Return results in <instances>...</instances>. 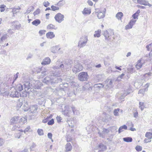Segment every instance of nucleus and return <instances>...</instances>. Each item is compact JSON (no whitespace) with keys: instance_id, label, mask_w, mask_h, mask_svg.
<instances>
[{"instance_id":"obj_46","label":"nucleus","mask_w":152,"mask_h":152,"mask_svg":"<svg viewBox=\"0 0 152 152\" xmlns=\"http://www.w3.org/2000/svg\"><path fill=\"white\" fill-rule=\"evenodd\" d=\"M6 6L4 4H2L0 5V8L1 9L0 10V11L1 12H4L5 10L4 8Z\"/></svg>"},{"instance_id":"obj_48","label":"nucleus","mask_w":152,"mask_h":152,"mask_svg":"<svg viewBox=\"0 0 152 152\" xmlns=\"http://www.w3.org/2000/svg\"><path fill=\"white\" fill-rule=\"evenodd\" d=\"M146 48L148 51H149L152 48V43L150 44L147 45L146 46Z\"/></svg>"},{"instance_id":"obj_36","label":"nucleus","mask_w":152,"mask_h":152,"mask_svg":"<svg viewBox=\"0 0 152 152\" xmlns=\"http://www.w3.org/2000/svg\"><path fill=\"white\" fill-rule=\"evenodd\" d=\"M34 9V7L33 6H31L28 8L26 13L28 14L31 11H33Z\"/></svg>"},{"instance_id":"obj_9","label":"nucleus","mask_w":152,"mask_h":152,"mask_svg":"<svg viewBox=\"0 0 152 152\" xmlns=\"http://www.w3.org/2000/svg\"><path fill=\"white\" fill-rule=\"evenodd\" d=\"M20 95V93L17 91L16 90L12 91L10 94V96L12 97L18 98Z\"/></svg>"},{"instance_id":"obj_38","label":"nucleus","mask_w":152,"mask_h":152,"mask_svg":"<svg viewBox=\"0 0 152 152\" xmlns=\"http://www.w3.org/2000/svg\"><path fill=\"white\" fill-rule=\"evenodd\" d=\"M22 133L20 132L16 133L15 134V137L19 139Z\"/></svg>"},{"instance_id":"obj_4","label":"nucleus","mask_w":152,"mask_h":152,"mask_svg":"<svg viewBox=\"0 0 152 152\" xmlns=\"http://www.w3.org/2000/svg\"><path fill=\"white\" fill-rule=\"evenodd\" d=\"M78 79L80 81L87 80L88 79V75L87 72H80L78 75Z\"/></svg>"},{"instance_id":"obj_19","label":"nucleus","mask_w":152,"mask_h":152,"mask_svg":"<svg viewBox=\"0 0 152 152\" xmlns=\"http://www.w3.org/2000/svg\"><path fill=\"white\" fill-rule=\"evenodd\" d=\"M82 13L84 15H89L91 13V10L89 8H85L82 11Z\"/></svg>"},{"instance_id":"obj_13","label":"nucleus","mask_w":152,"mask_h":152,"mask_svg":"<svg viewBox=\"0 0 152 152\" xmlns=\"http://www.w3.org/2000/svg\"><path fill=\"white\" fill-rule=\"evenodd\" d=\"M12 28L15 29H19L20 27V24L17 21H14L12 23Z\"/></svg>"},{"instance_id":"obj_27","label":"nucleus","mask_w":152,"mask_h":152,"mask_svg":"<svg viewBox=\"0 0 152 152\" xmlns=\"http://www.w3.org/2000/svg\"><path fill=\"white\" fill-rule=\"evenodd\" d=\"M132 92V90L131 88H129L128 90H127L123 94L122 97H121V98L123 99L124 97H125L128 94Z\"/></svg>"},{"instance_id":"obj_52","label":"nucleus","mask_w":152,"mask_h":152,"mask_svg":"<svg viewBox=\"0 0 152 152\" xmlns=\"http://www.w3.org/2000/svg\"><path fill=\"white\" fill-rule=\"evenodd\" d=\"M40 12V11L39 9H37V10H36L34 12L33 14H34V16H35V15H37L38 14H39Z\"/></svg>"},{"instance_id":"obj_7","label":"nucleus","mask_w":152,"mask_h":152,"mask_svg":"<svg viewBox=\"0 0 152 152\" xmlns=\"http://www.w3.org/2000/svg\"><path fill=\"white\" fill-rule=\"evenodd\" d=\"M103 34L105 38H108L110 37L111 35H113L114 34V33L112 31L109 30L108 31L107 30H106L103 32Z\"/></svg>"},{"instance_id":"obj_44","label":"nucleus","mask_w":152,"mask_h":152,"mask_svg":"<svg viewBox=\"0 0 152 152\" xmlns=\"http://www.w3.org/2000/svg\"><path fill=\"white\" fill-rule=\"evenodd\" d=\"M19 122H22L23 123H25L27 122V119L24 117L21 118L19 120Z\"/></svg>"},{"instance_id":"obj_22","label":"nucleus","mask_w":152,"mask_h":152,"mask_svg":"<svg viewBox=\"0 0 152 152\" xmlns=\"http://www.w3.org/2000/svg\"><path fill=\"white\" fill-rule=\"evenodd\" d=\"M65 149L66 151H69L71 150L72 149V146L71 143H68L65 145Z\"/></svg>"},{"instance_id":"obj_64","label":"nucleus","mask_w":152,"mask_h":152,"mask_svg":"<svg viewBox=\"0 0 152 152\" xmlns=\"http://www.w3.org/2000/svg\"><path fill=\"white\" fill-rule=\"evenodd\" d=\"M48 137L50 139H52V134L51 133H49L48 134Z\"/></svg>"},{"instance_id":"obj_28","label":"nucleus","mask_w":152,"mask_h":152,"mask_svg":"<svg viewBox=\"0 0 152 152\" xmlns=\"http://www.w3.org/2000/svg\"><path fill=\"white\" fill-rule=\"evenodd\" d=\"M46 36L47 38H53L55 37V35L53 32H49L46 34Z\"/></svg>"},{"instance_id":"obj_34","label":"nucleus","mask_w":152,"mask_h":152,"mask_svg":"<svg viewBox=\"0 0 152 152\" xmlns=\"http://www.w3.org/2000/svg\"><path fill=\"white\" fill-rule=\"evenodd\" d=\"M145 136L148 139L151 140L152 139V133L151 132H146Z\"/></svg>"},{"instance_id":"obj_50","label":"nucleus","mask_w":152,"mask_h":152,"mask_svg":"<svg viewBox=\"0 0 152 152\" xmlns=\"http://www.w3.org/2000/svg\"><path fill=\"white\" fill-rule=\"evenodd\" d=\"M136 150L138 151H141L142 150V147L141 146L137 145L135 147Z\"/></svg>"},{"instance_id":"obj_12","label":"nucleus","mask_w":152,"mask_h":152,"mask_svg":"<svg viewBox=\"0 0 152 152\" xmlns=\"http://www.w3.org/2000/svg\"><path fill=\"white\" fill-rule=\"evenodd\" d=\"M136 20H131L128 25L125 26L126 29H128L132 28L133 26L135 24Z\"/></svg>"},{"instance_id":"obj_60","label":"nucleus","mask_w":152,"mask_h":152,"mask_svg":"<svg viewBox=\"0 0 152 152\" xmlns=\"http://www.w3.org/2000/svg\"><path fill=\"white\" fill-rule=\"evenodd\" d=\"M19 74V72H17V73L14 75L13 79L14 81L15 80L18 78Z\"/></svg>"},{"instance_id":"obj_5","label":"nucleus","mask_w":152,"mask_h":152,"mask_svg":"<svg viewBox=\"0 0 152 152\" xmlns=\"http://www.w3.org/2000/svg\"><path fill=\"white\" fill-rule=\"evenodd\" d=\"M64 16L60 13L56 14L55 17V20L58 23H61L64 20Z\"/></svg>"},{"instance_id":"obj_16","label":"nucleus","mask_w":152,"mask_h":152,"mask_svg":"<svg viewBox=\"0 0 152 152\" xmlns=\"http://www.w3.org/2000/svg\"><path fill=\"white\" fill-rule=\"evenodd\" d=\"M87 41L86 39L84 40H80L78 42V46L81 48L85 45Z\"/></svg>"},{"instance_id":"obj_55","label":"nucleus","mask_w":152,"mask_h":152,"mask_svg":"<svg viewBox=\"0 0 152 152\" xmlns=\"http://www.w3.org/2000/svg\"><path fill=\"white\" fill-rule=\"evenodd\" d=\"M99 136L100 137H102V138L104 137V136L106 134H104L103 131H102L101 133H100L99 132H98Z\"/></svg>"},{"instance_id":"obj_1","label":"nucleus","mask_w":152,"mask_h":152,"mask_svg":"<svg viewBox=\"0 0 152 152\" xmlns=\"http://www.w3.org/2000/svg\"><path fill=\"white\" fill-rule=\"evenodd\" d=\"M70 67V64L67 62L65 61H60L58 60L56 63V65L53 66V68L54 70L60 69L62 72H63Z\"/></svg>"},{"instance_id":"obj_49","label":"nucleus","mask_w":152,"mask_h":152,"mask_svg":"<svg viewBox=\"0 0 152 152\" xmlns=\"http://www.w3.org/2000/svg\"><path fill=\"white\" fill-rule=\"evenodd\" d=\"M36 145L35 143L34 142H33L31 146L30 147V149L31 150L33 151L34 149V148L36 147Z\"/></svg>"},{"instance_id":"obj_2","label":"nucleus","mask_w":152,"mask_h":152,"mask_svg":"<svg viewBox=\"0 0 152 152\" xmlns=\"http://www.w3.org/2000/svg\"><path fill=\"white\" fill-rule=\"evenodd\" d=\"M38 71H37V73L39 72L40 71H42L41 75L43 77L47 75L59 77L61 74V71L59 70L49 72L47 69H44V70H43L42 69H41L40 68H38Z\"/></svg>"},{"instance_id":"obj_20","label":"nucleus","mask_w":152,"mask_h":152,"mask_svg":"<svg viewBox=\"0 0 152 152\" xmlns=\"http://www.w3.org/2000/svg\"><path fill=\"white\" fill-rule=\"evenodd\" d=\"M107 82V84L105 86V88H111L112 86V82L111 80L108 79L106 81Z\"/></svg>"},{"instance_id":"obj_56","label":"nucleus","mask_w":152,"mask_h":152,"mask_svg":"<svg viewBox=\"0 0 152 152\" xmlns=\"http://www.w3.org/2000/svg\"><path fill=\"white\" fill-rule=\"evenodd\" d=\"M19 128L18 126H16V125H14L13 127L12 128V131H14L15 130H17Z\"/></svg>"},{"instance_id":"obj_58","label":"nucleus","mask_w":152,"mask_h":152,"mask_svg":"<svg viewBox=\"0 0 152 152\" xmlns=\"http://www.w3.org/2000/svg\"><path fill=\"white\" fill-rule=\"evenodd\" d=\"M27 92L26 91L24 93H23L22 94H20V96L22 97H26L27 96Z\"/></svg>"},{"instance_id":"obj_10","label":"nucleus","mask_w":152,"mask_h":152,"mask_svg":"<svg viewBox=\"0 0 152 152\" xmlns=\"http://www.w3.org/2000/svg\"><path fill=\"white\" fill-rule=\"evenodd\" d=\"M98 149L99 150L98 152H103L107 149L106 145L102 143H100L98 147Z\"/></svg>"},{"instance_id":"obj_31","label":"nucleus","mask_w":152,"mask_h":152,"mask_svg":"<svg viewBox=\"0 0 152 152\" xmlns=\"http://www.w3.org/2000/svg\"><path fill=\"white\" fill-rule=\"evenodd\" d=\"M40 23L41 21L37 19L33 21L32 23L33 25L37 26Z\"/></svg>"},{"instance_id":"obj_54","label":"nucleus","mask_w":152,"mask_h":152,"mask_svg":"<svg viewBox=\"0 0 152 152\" xmlns=\"http://www.w3.org/2000/svg\"><path fill=\"white\" fill-rule=\"evenodd\" d=\"M5 142V140L3 139L0 138V146L4 144Z\"/></svg>"},{"instance_id":"obj_57","label":"nucleus","mask_w":152,"mask_h":152,"mask_svg":"<svg viewBox=\"0 0 152 152\" xmlns=\"http://www.w3.org/2000/svg\"><path fill=\"white\" fill-rule=\"evenodd\" d=\"M45 31L44 30H40L39 31V35L40 36L42 35L43 34H45Z\"/></svg>"},{"instance_id":"obj_59","label":"nucleus","mask_w":152,"mask_h":152,"mask_svg":"<svg viewBox=\"0 0 152 152\" xmlns=\"http://www.w3.org/2000/svg\"><path fill=\"white\" fill-rule=\"evenodd\" d=\"M102 131H103L104 133L105 134H107L109 132V130L106 129H103Z\"/></svg>"},{"instance_id":"obj_32","label":"nucleus","mask_w":152,"mask_h":152,"mask_svg":"<svg viewBox=\"0 0 152 152\" xmlns=\"http://www.w3.org/2000/svg\"><path fill=\"white\" fill-rule=\"evenodd\" d=\"M123 15V13L122 12H119L116 14L115 17L118 20H121Z\"/></svg>"},{"instance_id":"obj_8","label":"nucleus","mask_w":152,"mask_h":152,"mask_svg":"<svg viewBox=\"0 0 152 152\" xmlns=\"http://www.w3.org/2000/svg\"><path fill=\"white\" fill-rule=\"evenodd\" d=\"M138 3L141 5H143L145 6H148L149 7H151L152 5L150 4L148 1L145 0H137Z\"/></svg>"},{"instance_id":"obj_41","label":"nucleus","mask_w":152,"mask_h":152,"mask_svg":"<svg viewBox=\"0 0 152 152\" xmlns=\"http://www.w3.org/2000/svg\"><path fill=\"white\" fill-rule=\"evenodd\" d=\"M101 30H98L97 31H96V37H99L100 36Z\"/></svg>"},{"instance_id":"obj_62","label":"nucleus","mask_w":152,"mask_h":152,"mask_svg":"<svg viewBox=\"0 0 152 152\" xmlns=\"http://www.w3.org/2000/svg\"><path fill=\"white\" fill-rule=\"evenodd\" d=\"M17 9L16 8H13L12 9V12L13 13V15L16 14L17 12Z\"/></svg>"},{"instance_id":"obj_24","label":"nucleus","mask_w":152,"mask_h":152,"mask_svg":"<svg viewBox=\"0 0 152 152\" xmlns=\"http://www.w3.org/2000/svg\"><path fill=\"white\" fill-rule=\"evenodd\" d=\"M51 80V79L49 77L47 76L43 79V82L47 84H49L50 83Z\"/></svg>"},{"instance_id":"obj_30","label":"nucleus","mask_w":152,"mask_h":152,"mask_svg":"<svg viewBox=\"0 0 152 152\" xmlns=\"http://www.w3.org/2000/svg\"><path fill=\"white\" fill-rule=\"evenodd\" d=\"M62 113L65 115L69 117L70 116L71 112H70V111L68 110H66V109L64 110L63 111Z\"/></svg>"},{"instance_id":"obj_35","label":"nucleus","mask_w":152,"mask_h":152,"mask_svg":"<svg viewBox=\"0 0 152 152\" xmlns=\"http://www.w3.org/2000/svg\"><path fill=\"white\" fill-rule=\"evenodd\" d=\"M47 28L48 29H52L56 30L57 29V27H56L53 25L50 24L47 26Z\"/></svg>"},{"instance_id":"obj_14","label":"nucleus","mask_w":152,"mask_h":152,"mask_svg":"<svg viewBox=\"0 0 152 152\" xmlns=\"http://www.w3.org/2000/svg\"><path fill=\"white\" fill-rule=\"evenodd\" d=\"M50 58L49 57H46L43 59L41 64L43 65L48 64H50Z\"/></svg>"},{"instance_id":"obj_23","label":"nucleus","mask_w":152,"mask_h":152,"mask_svg":"<svg viewBox=\"0 0 152 152\" xmlns=\"http://www.w3.org/2000/svg\"><path fill=\"white\" fill-rule=\"evenodd\" d=\"M127 126L126 125H124L120 127L118 129V133L120 134L121 132H123L125 130L127 129Z\"/></svg>"},{"instance_id":"obj_39","label":"nucleus","mask_w":152,"mask_h":152,"mask_svg":"<svg viewBox=\"0 0 152 152\" xmlns=\"http://www.w3.org/2000/svg\"><path fill=\"white\" fill-rule=\"evenodd\" d=\"M104 85L102 83L96 84V88L99 89L100 88H103Z\"/></svg>"},{"instance_id":"obj_53","label":"nucleus","mask_w":152,"mask_h":152,"mask_svg":"<svg viewBox=\"0 0 152 152\" xmlns=\"http://www.w3.org/2000/svg\"><path fill=\"white\" fill-rule=\"evenodd\" d=\"M56 120L57 122L58 123H60L61 122V121L62 120V118H61L60 116H58L56 118Z\"/></svg>"},{"instance_id":"obj_33","label":"nucleus","mask_w":152,"mask_h":152,"mask_svg":"<svg viewBox=\"0 0 152 152\" xmlns=\"http://www.w3.org/2000/svg\"><path fill=\"white\" fill-rule=\"evenodd\" d=\"M123 140L126 142H131L132 141V139L131 137H127L123 138Z\"/></svg>"},{"instance_id":"obj_29","label":"nucleus","mask_w":152,"mask_h":152,"mask_svg":"<svg viewBox=\"0 0 152 152\" xmlns=\"http://www.w3.org/2000/svg\"><path fill=\"white\" fill-rule=\"evenodd\" d=\"M60 49V48H59L57 46L53 47L51 49V52L53 53H56Z\"/></svg>"},{"instance_id":"obj_37","label":"nucleus","mask_w":152,"mask_h":152,"mask_svg":"<svg viewBox=\"0 0 152 152\" xmlns=\"http://www.w3.org/2000/svg\"><path fill=\"white\" fill-rule=\"evenodd\" d=\"M120 110V109L119 108H117V109H115L113 112V114L115 116H118L119 115H118V112Z\"/></svg>"},{"instance_id":"obj_51","label":"nucleus","mask_w":152,"mask_h":152,"mask_svg":"<svg viewBox=\"0 0 152 152\" xmlns=\"http://www.w3.org/2000/svg\"><path fill=\"white\" fill-rule=\"evenodd\" d=\"M43 5L45 7H47L50 5V3L48 1H44L43 3Z\"/></svg>"},{"instance_id":"obj_45","label":"nucleus","mask_w":152,"mask_h":152,"mask_svg":"<svg viewBox=\"0 0 152 152\" xmlns=\"http://www.w3.org/2000/svg\"><path fill=\"white\" fill-rule=\"evenodd\" d=\"M148 56L149 58L146 59L147 61H150L152 59V50L149 53Z\"/></svg>"},{"instance_id":"obj_6","label":"nucleus","mask_w":152,"mask_h":152,"mask_svg":"<svg viewBox=\"0 0 152 152\" xmlns=\"http://www.w3.org/2000/svg\"><path fill=\"white\" fill-rule=\"evenodd\" d=\"M62 79L60 77H55L53 79H51L50 80V84L52 85H54L55 84L61 82Z\"/></svg>"},{"instance_id":"obj_43","label":"nucleus","mask_w":152,"mask_h":152,"mask_svg":"<svg viewBox=\"0 0 152 152\" xmlns=\"http://www.w3.org/2000/svg\"><path fill=\"white\" fill-rule=\"evenodd\" d=\"M52 10L53 11H55L59 10V8L58 7L55 6L54 5H52L51 6Z\"/></svg>"},{"instance_id":"obj_11","label":"nucleus","mask_w":152,"mask_h":152,"mask_svg":"<svg viewBox=\"0 0 152 152\" xmlns=\"http://www.w3.org/2000/svg\"><path fill=\"white\" fill-rule=\"evenodd\" d=\"M19 118L20 117L18 116H15L12 117L10 121V124L12 125L17 123Z\"/></svg>"},{"instance_id":"obj_26","label":"nucleus","mask_w":152,"mask_h":152,"mask_svg":"<svg viewBox=\"0 0 152 152\" xmlns=\"http://www.w3.org/2000/svg\"><path fill=\"white\" fill-rule=\"evenodd\" d=\"M23 85L20 84H18L15 88L16 90L18 91H20L23 89Z\"/></svg>"},{"instance_id":"obj_21","label":"nucleus","mask_w":152,"mask_h":152,"mask_svg":"<svg viewBox=\"0 0 152 152\" xmlns=\"http://www.w3.org/2000/svg\"><path fill=\"white\" fill-rule=\"evenodd\" d=\"M71 110H72L73 114L74 115H78L80 114V112L79 110H77L75 107L73 106L71 107Z\"/></svg>"},{"instance_id":"obj_18","label":"nucleus","mask_w":152,"mask_h":152,"mask_svg":"<svg viewBox=\"0 0 152 152\" xmlns=\"http://www.w3.org/2000/svg\"><path fill=\"white\" fill-rule=\"evenodd\" d=\"M24 89L25 91H26L28 90L30 88V83L29 82H27L24 83Z\"/></svg>"},{"instance_id":"obj_63","label":"nucleus","mask_w":152,"mask_h":152,"mask_svg":"<svg viewBox=\"0 0 152 152\" xmlns=\"http://www.w3.org/2000/svg\"><path fill=\"white\" fill-rule=\"evenodd\" d=\"M9 92L7 90L5 91V92H4V94L3 95V96H8L9 95Z\"/></svg>"},{"instance_id":"obj_42","label":"nucleus","mask_w":152,"mask_h":152,"mask_svg":"<svg viewBox=\"0 0 152 152\" xmlns=\"http://www.w3.org/2000/svg\"><path fill=\"white\" fill-rule=\"evenodd\" d=\"M37 132L38 134L39 135H42L44 134L43 131L41 129H38Z\"/></svg>"},{"instance_id":"obj_17","label":"nucleus","mask_w":152,"mask_h":152,"mask_svg":"<svg viewBox=\"0 0 152 152\" xmlns=\"http://www.w3.org/2000/svg\"><path fill=\"white\" fill-rule=\"evenodd\" d=\"M97 10L96 9V12H98V13L97 14V17L99 19H102L104 18L105 16V12H96Z\"/></svg>"},{"instance_id":"obj_15","label":"nucleus","mask_w":152,"mask_h":152,"mask_svg":"<svg viewBox=\"0 0 152 152\" xmlns=\"http://www.w3.org/2000/svg\"><path fill=\"white\" fill-rule=\"evenodd\" d=\"M137 64L136 65V67L137 69H139L141 68L142 65L143 64L144 62L142 60H139L138 61Z\"/></svg>"},{"instance_id":"obj_25","label":"nucleus","mask_w":152,"mask_h":152,"mask_svg":"<svg viewBox=\"0 0 152 152\" xmlns=\"http://www.w3.org/2000/svg\"><path fill=\"white\" fill-rule=\"evenodd\" d=\"M30 109L31 113H35L37 109V105H33L30 107Z\"/></svg>"},{"instance_id":"obj_47","label":"nucleus","mask_w":152,"mask_h":152,"mask_svg":"<svg viewBox=\"0 0 152 152\" xmlns=\"http://www.w3.org/2000/svg\"><path fill=\"white\" fill-rule=\"evenodd\" d=\"M54 122L53 119H52L48 122V124L49 125H52L54 124Z\"/></svg>"},{"instance_id":"obj_40","label":"nucleus","mask_w":152,"mask_h":152,"mask_svg":"<svg viewBox=\"0 0 152 152\" xmlns=\"http://www.w3.org/2000/svg\"><path fill=\"white\" fill-rule=\"evenodd\" d=\"M140 108L141 109V110H142L145 108V106L144 105V103L142 102H140L139 103Z\"/></svg>"},{"instance_id":"obj_61","label":"nucleus","mask_w":152,"mask_h":152,"mask_svg":"<svg viewBox=\"0 0 152 152\" xmlns=\"http://www.w3.org/2000/svg\"><path fill=\"white\" fill-rule=\"evenodd\" d=\"M104 65L106 66H108L110 64L109 62L108 61H106V60H104Z\"/></svg>"},{"instance_id":"obj_3","label":"nucleus","mask_w":152,"mask_h":152,"mask_svg":"<svg viewBox=\"0 0 152 152\" xmlns=\"http://www.w3.org/2000/svg\"><path fill=\"white\" fill-rule=\"evenodd\" d=\"M83 69V66L78 60H75L74 62V66L72 69L73 72L76 73L82 71Z\"/></svg>"}]
</instances>
